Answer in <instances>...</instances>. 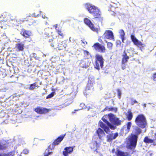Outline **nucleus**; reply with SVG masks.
<instances>
[{"label":"nucleus","instance_id":"a878e982","mask_svg":"<svg viewBox=\"0 0 156 156\" xmlns=\"http://www.w3.org/2000/svg\"><path fill=\"white\" fill-rule=\"evenodd\" d=\"M93 81H89L87 85L86 89H87L88 90H89L90 87H92L93 86Z\"/></svg>","mask_w":156,"mask_h":156},{"label":"nucleus","instance_id":"37998d69","mask_svg":"<svg viewBox=\"0 0 156 156\" xmlns=\"http://www.w3.org/2000/svg\"><path fill=\"white\" fill-rule=\"evenodd\" d=\"M121 44V42L119 40H117L116 41V44L117 45H120Z\"/></svg>","mask_w":156,"mask_h":156},{"label":"nucleus","instance_id":"49530a36","mask_svg":"<svg viewBox=\"0 0 156 156\" xmlns=\"http://www.w3.org/2000/svg\"><path fill=\"white\" fill-rule=\"evenodd\" d=\"M31 15L30 14H27L26 15V17H31Z\"/></svg>","mask_w":156,"mask_h":156},{"label":"nucleus","instance_id":"f257e3e1","mask_svg":"<svg viewBox=\"0 0 156 156\" xmlns=\"http://www.w3.org/2000/svg\"><path fill=\"white\" fill-rule=\"evenodd\" d=\"M109 120L110 122L115 126H118L121 124L122 121L116 117L114 114L110 113L108 115H105L102 118V120L107 125L106 126L105 124L101 121H100L99 125L102 128L105 132L107 134L110 133L111 132L109 127L111 129H115L116 126L112 125L108 121Z\"/></svg>","mask_w":156,"mask_h":156},{"label":"nucleus","instance_id":"4be33fe9","mask_svg":"<svg viewBox=\"0 0 156 156\" xmlns=\"http://www.w3.org/2000/svg\"><path fill=\"white\" fill-rule=\"evenodd\" d=\"M132 126V123L131 122H128L126 125V133H128L130 131V128Z\"/></svg>","mask_w":156,"mask_h":156},{"label":"nucleus","instance_id":"ddd939ff","mask_svg":"<svg viewBox=\"0 0 156 156\" xmlns=\"http://www.w3.org/2000/svg\"><path fill=\"white\" fill-rule=\"evenodd\" d=\"M74 147H66L64 149L63 154L64 156H69V154H71L73 152Z\"/></svg>","mask_w":156,"mask_h":156},{"label":"nucleus","instance_id":"79ce46f5","mask_svg":"<svg viewBox=\"0 0 156 156\" xmlns=\"http://www.w3.org/2000/svg\"><path fill=\"white\" fill-rule=\"evenodd\" d=\"M39 15V14H37V15H36L35 13H33V14H32L31 15V16L32 17H36L37 16H38Z\"/></svg>","mask_w":156,"mask_h":156},{"label":"nucleus","instance_id":"393cba45","mask_svg":"<svg viewBox=\"0 0 156 156\" xmlns=\"http://www.w3.org/2000/svg\"><path fill=\"white\" fill-rule=\"evenodd\" d=\"M133 117L132 113L130 111H128L127 115V118L129 121H130Z\"/></svg>","mask_w":156,"mask_h":156},{"label":"nucleus","instance_id":"20e7f679","mask_svg":"<svg viewBox=\"0 0 156 156\" xmlns=\"http://www.w3.org/2000/svg\"><path fill=\"white\" fill-rule=\"evenodd\" d=\"M136 124L142 129L146 127L147 126V122L145 116L143 114H140L137 116L135 120Z\"/></svg>","mask_w":156,"mask_h":156},{"label":"nucleus","instance_id":"39448f33","mask_svg":"<svg viewBox=\"0 0 156 156\" xmlns=\"http://www.w3.org/2000/svg\"><path fill=\"white\" fill-rule=\"evenodd\" d=\"M65 134L64 135H61L58 137V138L56 139L54 142L53 144L51 145H50L49 146L48 148L45 150V153H44V156H48L51 153V152L49 151V149H51V147L54 148V147L55 146L58 145L63 139ZM52 150V149H51Z\"/></svg>","mask_w":156,"mask_h":156},{"label":"nucleus","instance_id":"6e6d98bb","mask_svg":"<svg viewBox=\"0 0 156 156\" xmlns=\"http://www.w3.org/2000/svg\"><path fill=\"white\" fill-rule=\"evenodd\" d=\"M57 48H58V50H61L62 49H60L58 47H57Z\"/></svg>","mask_w":156,"mask_h":156},{"label":"nucleus","instance_id":"8fccbe9b","mask_svg":"<svg viewBox=\"0 0 156 156\" xmlns=\"http://www.w3.org/2000/svg\"><path fill=\"white\" fill-rule=\"evenodd\" d=\"M125 68H126V67H125V66H123L122 67V68L123 70H124V69H125Z\"/></svg>","mask_w":156,"mask_h":156},{"label":"nucleus","instance_id":"0eeeda50","mask_svg":"<svg viewBox=\"0 0 156 156\" xmlns=\"http://www.w3.org/2000/svg\"><path fill=\"white\" fill-rule=\"evenodd\" d=\"M104 59L101 55H96L95 64L94 68L98 70H100V66L102 68L103 66Z\"/></svg>","mask_w":156,"mask_h":156},{"label":"nucleus","instance_id":"7ed1b4c3","mask_svg":"<svg viewBox=\"0 0 156 156\" xmlns=\"http://www.w3.org/2000/svg\"><path fill=\"white\" fill-rule=\"evenodd\" d=\"M85 7L89 12L96 18H98L100 16L101 12L98 8L95 6L90 4L87 3L85 5Z\"/></svg>","mask_w":156,"mask_h":156},{"label":"nucleus","instance_id":"5fc2aeb1","mask_svg":"<svg viewBox=\"0 0 156 156\" xmlns=\"http://www.w3.org/2000/svg\"><path fill=\"white\" fill-rule=\"evenodd\" d=\"M46 56V55L45 54H44L43 55V57H45Z\"/></svg>","mask_w":156,"mask_h":156},{"label":"nucleus","instance_id":"c756f323","mask_svg":"<svg viewBox=\"0 0 156 156\" xmlns=\"http://www.w3.org/2000/svg\"><path fill=\"white\" fill-rule=\"evenodd\" d=\"M55 29L56 30H57L58 31V34L60 36H62L63 37V34L62 33V32L61 30H58V27H57V25L56 24L55 26Z\"/></svg>","mask_w":156,"mask_h":156},{"label":"nucleus","instance_id":"c9c22d12","mask_svg":"<svg viewBox=\"0 0 156 156\" xmlns=\"http://www.w3.org/2000/svg\"><path fill=\"white\" fill-rule=\"evenodd\" d=\"M84 106H85V104L84 103H81L80 104V109H79L78 110H80L83 109V108Z\"/></svg>","mask_w":156,"mask_h":156},{"label":"nucleus","instance_id":"680f3d73","mask_svg":"<svg viewBox=\"0 0 156 156\" xmlns=\"http://www.w3.org/2000/svg\"><path fill=\"white\" fill-rule=\"evenodd\" d=\"M149 104H151L150 103H148Z\"/></svg>","mask_w":156,"mask_h":156},{"label":"nucleus","instance_id":"09e8293b","mask_svg":"<svg viewBox=\"0 0 156 156\" xmlns=\"http://www.w3.org/2000/svg\"><path fill=\"white\" fill-rule=\"evenodd\" d=\"M42 17L43 18H45L46 17L47 18V17H46V16L44 15H43L42 16Z\"/></svg>","mask_w":156,"mask_h":156},{"label":"nucleus","instance_id":"4468645a","mask_svg":"<svg viewBox=\"0 0 156 156\" xmlns=\"http://www.w3.org/2000/svg\"><path fill=\"white\" fill-rule=\"evenodd\" d=\"M35 111L37 113L41 114L46 113L48 112V110L45 108L38 107L35 109Z\"/></svg>","mask_w":156,"mask_h":156},{"label":"nucleus","instance_id":"f704fd0d","mask_svg":"<svg viewBox=\"0 0 156 156\" xmlns=\"http://www.w3.org/2000/svg\"><path fill=\"white\" fill-rule=\"evenodd\" d=\"M23 153L25 154H27L29 153V150L26 149H24L23 150Z\"/></svg>","mask_w":156,"mask_h":156},{"label":"nucleus","instance_id":"f03ea898","mask_svg":"<svg viewBox=\"0 0 156 156\" xmlns=\"http://www.w3.org/2000/svg\"><path fill=\"white\" fill-rule=\"evenodd\" d=\"M133 133L135 134L132 135L129 139L130 148L131 149L135 147L137 141V136L140 135L142 132V130L138 127L135 126H133Z\"/></svg>","mask_w":156,"mask_h":156},{"label":"nucleus","instance_id":"9b49d317","mask_svg":"<svg viewBox=\"0 0 156 156\" xmlns=\"http://www.w3.org/2000/svg\"><path fill=\"white\" fill-rule=\"evenodd\" d=\"M94 47L95 50L101 52H104L105 49V47L103 45L100 44L99 43H97L94 44Z\"/></svg>","mask_w":156,"mask_h":156},{"label":"nucleus","instance_id":"2eb2a0df","mask_svg":"<svg viewBox=\"0 0 156 156\" xmlns=\"http://www.w3.org/2000/svg\"><path fill=\"white\" fill-rule=\"evenodd\" d=\"M98 139L96 140L94 138L92 142L90 144V146L91 149H97L98 147H99L100 144L98 142L97 140H98Z\"/></svg>","mask_w":156,"mask_h":156},{"label":"nucleus","instance_id":"1a4fd4ad","mask_svg":"<svg viewBox=\"0 0 156 156\" xmlns=\"http://www.w3.org/2000/svg\"><path fill=\"white\" fill-rule=\"evenodd\" d=\"M91 62H90L88 58H84L80 61L79 66L82 68H87L90 64Z\"/></svg>","mask_w":156,"mask_h":156},{"label":"nucleus","instance_id":"c85d7f7f","mask_svg":"<svg viewBox=\"0 0 156 156\" xmlns=\"http://www.w3.org/2000/svg\"><path fill=\"white\" fill-rule=\"evenodd\" d=\"M117 95L118 96V98L119 99H120L121 98V96L122 94V91L121 90L119 89H118L117 90Z\"/></svg>","mask_w":156,"mask_h":156},{"label":"nucleus","instance_id":"de8ad7c7","mask_svg":"<svg viewBox=\"0 0 156 156\" xmlns=\"http://www.w3.org/2000/svg\"><path fill=\"white\" fill-rule=\"evenodd\" d=\"M143 107L144 108H145L146 107V104H144V105H143Z\"/></svg>","mask_w":156,"mask_h":156},{"label":"nucleus","instance_id":"cd10ccee","mask_svg":"<svg viewBox=\"0 0 156 156\" xmlns=\"http://www.w3.org/2000/svg\"><path fill=\"white\" fill-rule=\"evenodd\" d=\"M37 86L36 85V83H35L33 84H31L30 87H29V89L30 90H33Z\"/></svg>","mask_w":156,"mask_h":156},{"label":"nucleus","instance_id":"bb28decb","mask_svg":"<svg viewBox=\"0 0 156 156\" xmlns=\"http://www.w3.org/2000/svg\"><path fill=\"white\" fill-rule=\"evenodd\" d=\"M10 20H9V24H12L14 25H16V21L14 19L11 18L10 17Z\"/></svg>","mask_w":156,"mask_h":156},{"label":"nucleus","instance_id":"4c0bfd02","mask_svg":"<svg viewBox=\"0 0 156 156\" xmlns=\"http://www.w3.org/2000/svg\"><path fill=\"white\" fill-rule=\"evenodd\" d=\"M33 57L35 58L36 59H38V57L37 56L36 54L35 53H33L32 54Z\"/></svg>","mask_w":156,"mask_h":156},{"label":"nucleus","instance_id":"7c9ffc66","mask_svg":"<svg viewBox=\"0 0 156 156\" xmlns=\"http://www.w3.org/2000/svg\"><path fill=\"white\" fill-rule=\"evenodd\" d=\"M119 33L121 37H123V36H124L125 34L124 31L122 30H120Z\"/></svg>","mask_w":156,"mask_h":156},{"label":"nucleus","instance_id":"412c9836","mask_svg":"<svg viewBox=\"0 0 156 156\" xmlns=\"http://www.w3.org/2000/svg\"><path fill=\"white\" fill-rule=\"evenodd\" d=\"M123 58L122 59V64L125 63L129 59V57L127 55L126 53L124 52V54L122 55Z\"/></svg>","mask_w":156,"mask_h":156},{"label":"nucleus","instance_id":"473e14b6","mask_svg":"<svg viewBox=\"0 0 156 156\" xmlns=\"http://www.w3.org/2000/svg\"><path fill=\"white\" fill-rule=\"evenodd\" d=\"M107 46L110 49H112V44L111 43L108 42L107 44Z\"/></svg>","mask_w":156,"mask_h":156},{"label":"nucleus","instance_id":"6e6552de","mask_svg":"<svg viewBox=\"0 0 156 156\" xmlns=\"http://www.w3.org/2000/svg\"><path fill=\"white\" fill-rule=\"evenodd\" d=\"M84 23L87 24L90 29L93 31H95L97 33H98V29L95 28L94 25L92 24L90 20L88 18H85L84 20Z\"/></svg>","mask_w":156,"mask_h":156},{"label":"nucleus","instance_id":"f3484780","mask_svg":"<svg viewBox=\"0 0 156 156\" xmlns=\"http://www.w3.org/2000/svg\"><path fill=\"white\" fill-rule=\"evenodd\" d=\"M24 44L22 42L16 44L15 48L17 51H23L24 49Z\"/></svg>","mask_w":156,"mask_h":156},{"label":"nucleus","instance_id":"13d9d810","mask_svg":"<svg viewBox=\"0 0 156 156\" xmlns=\"http://www.w3.org/2000/svg\"><path fill=\"white\" fill-rule=\"evenodd\" d=\"M149 154H150L151 155V154H152V153H151V152H149Z\"/></svg>","mask_w":156,"mask_h":156},{"label":"nucleus","instance_id":"a211bd4d","mask_svg":"<svg viewBox=\"0 0 156 156\" xmlns=\"http://www.w3.org/2000/svg\"><path fill=\"white\" fill-rule=\"evenodd\" d=\"M97 133L99 139L101 140L102 139L103 137L105 135L104 132L100 128H99L97 131Z\"/></svg>","mask_w":156,"mask_h":156},{"label":"nucleus","instance_id":"c03bdc74","mask_svg":"<svg viewBox=\"0 0 156 156\" xmlns=\"http://www.w3.org/2000/svg\"><path fill=\"white\" fill-rule=\"evenodd\" d=\"M4 14V13H3L1 15H0V20L2 19V18H4V17H3V15Z\"/></svg>","mask_w":156,"mask_h":156},{"label":"nucleus","instance_id":"a19ab883","mask_svg":"<svg viewBox=\"0 0 156 156\" xmlns=\"http://www.w3.org/2000/svg\"><path fill=\"white\" fill-rule=\"evenodd\" d=\"M137 101L135 100H132L131 104L132 105H133L135 103H137Z\"/></svg>","mask_w":156,"mask_h":156},{"label":"nucleus","instance_id":"ea45409f","mask_svg":"<svg viewBox=\"0 0 156 156\" xmlns=\"http://www.w3.org/2000/svg\"><path fill=\"white\" fill-rule=\"evenodd\" d=\"M152 79H153L154 81H156V73L153 74Z\"/></svg>","mask_w":156,"mask_h":156},{"label":"nucleus","instance_id":"3c124183","mask_svg":"<svg viewBox=\"0 0 156 156\" xmlns=\"http://www.w3.org/2000/svg\"><path fill=\"white\" fill-rule=\"evenodd\" d=\"M79 110H74L75 112H72V113H75V112L76 111H79Z\"/></svg>","mask_w":156,"mask_h":156},{"label":"nucleus","instance_id":"4d7b16f0","mask_svg":"<svg viewBox=\"0 0 156 156\" xmlns=\"http://www.w3.org/2000/svg\"><path fill=\"white\" fill-rule=\"evenodd\" d=\"M71 37H70L69 38V41H70V42H71Z\"/></svg>","mask_w":156,"mask_h":156},{"label":"nucleus","instance_id":"603ef678","mask_svg":"<svg viewBox=\"0 0 156 156\" xmlns=\"http://www.w3.org/2000/svg\"><path fill=\"white\" fill-rule=\"evenodd\" d=\"M3 20L4 21H8V20H6L5 19H4V20Z\"/></svg>","mask_w":156,"mask_h":156},{"label":"nucleus","instance_id":"2f4dec72","mask_svg":"<svg viewBox=\"0 0 156 156\" xmlns=\"http://www.w3.org/2000/svg\"><path fill=\"white\" fill-rule=\"evenodd\" d=\"M54 92H52L51 94L48 95L46 97L47 99H49L52 98L54 95Z\"/></svg>","mask_w":156,"mask_h":156},{"label":"nucleus","instance_id":"423d86ee","mask_svg":"<svg viewBox=\"0 0 156 156\" xmlns=\"http://www.w3.org/2000/svg\"><path fill=\"white\" fill-rule=\"evenodd\" d=\"M7 146V143L5 142L0 143V150L4 149ZM16 154H17V156H21V154H19L17 152L15 151L9 152L4 154H0V156H14Z\"/></svg>","mask_w":156,"mask_h":156},{"label":"nucleus","instance_id":"72a5a7b5","mask_svg":"<svg viewBox=\"0 0 156 156\" xmlns=\"http://www.w3.org/2000/svg\"><path fill=\"white\" fill-rule=\"evenodd\" d=\"M2 37L3 39H6L7 38V36L4 33H0V37Z\"/></svg>","mask_w":156,"mask_h":156},{"label":"nucleus","instance_id":"dca6fc26","mask_svg":"<svg viewBox=\"0 0 156 156\" xmlns=\"http://www.w3.org/2000/svg\"><path fill=\"white\" fill-rule=\"evenodd\" d=\"M118 136V133H111L110 134L107 136V140L108 141L110 142L112 140L115 139Z\"/></svg>","mask_w":156,"mask_h":156},{"label":"nucleus","instance_id":"b1692460","mask_svg":"<svg viewBox=\"0 0 156 156\" xmlns=\"http://www.w3.org/2000/svg\"><path fill=\"white\" fill-rule=\"evenodd\" d=\"M144 141L146 143H154V142L153 140L147 137H145L144 140Z\"/></svg>","mask_w":156,"mask_h":156},{"label":"nucleus","instance_id":"f8f14e48","mask_svg":"<svg viewBox=\"0 0 156 156\" xmlns=\"http://www.w3.org/2000/svg\"><path fill=\"white\" fill-rule=\"evenodd\" d=\"M131 38L134 44L137 46L138 47L142 46L143 44L142 42L138 40L135 36L132 34L131 35Z\"/></svg>","mask_w":156,"mask_h":156},{"label":"nucleus","instance_id":"052dcab7","mask_svg":"<svg viewBox=\"0 0 156 156\" xmlns=\"http://www.w3.org/2000/svg\"><path fill=\"white\" fill-rule=\"evenodd\" d=\"M85 92L84 93V94H85Z\"/></svg>","mask_w":156,"mask_h":156},{"label":"nucleus","instance_id":"e433bc0d","mask_svg":"<svg viewBox=\"0 0 156 156\" xmlns=\"http://www.w3.org/2000/svg\"><path fill=\"white\" fill-rule=\"evenodd\" d=\"M84 54L86 56V57L90 55L89 52L87 51H84Z\"/></svg>","mask_w":156,"mask_h":156},{"label":"nucleus","instance_id":"58836bf2","mask_svg":"<svg viewBox=\"0 0 156 156\" xmlns=\"http://www.w3.org/2000/svg\"><path fill=\"white\" fill-rule=\"evenodd\" d=\"M94 107V106L92 105H89L87 106L86 107V108H87V110H89L90 108H93Z\"/></svg>","mask_w":156,"mask_h":156},{"label":"nucleus","instance_id":"a18cd8bd","mask_svg":"<svg viewBox=\"0 0 156 156\" xmlns=\"http://www.w3.org/2000/svg\"><path fill=\"white\" fill-rule=\"evenodd\" d=\"M121 38L122 39V42H124V36H123V37H121Z\"/></svg>","mask_w":156,"mask_h":156},{"label":"nucleus","instance_id":"5701e85b","mask_svg":"<svg viewBox=\"0 0 156 156\" xmlns=\"http://www.w3.org/2000/svg\"><path fill=\"white\" fill-rule=\"evenodd\" d=\"M107 110H108L109 111H112L114 112H116L117 111V108L115 107L108 108L107 107L106 108L104 109V111H105Z\"/></svg>","mask_w":156,"mask_h":156},{"label":"nucleus","instance_id":"9d476101","mask_svg":"<svg viewBox=\"0 0 156 156\" xmlns=\"http://www.w3.org/2000/svg\"><path fill=\"white\" fill-rule=\"evenodd\" d=\"M103 36L105 39L114 40L113 33L110 30L105 31Z\"/></svg>","mask_w":156,"mask_h":156},{"label":"nucleus","instance_id":"aec40b11","mask_svg":"<svg viewBox=\"0 0 156 156\" xmlns=\"http://www.w3.org/2000/svg\"><path fill=\"white\" fill-rule=\"evenodd\" d=\"M116 154L118 156H127L129 154L128 152H124L119 150H117Z\"/></svg>","mask_w":156,"mask_h":156},{"label":"nucleus","instance_id":"864d4df0","mask_svg":"<svg viewBox=\"0 0 156 156\" xmlns=\"http://www.w3.org/2000/svg\"><path fill=\"white\" fill-rule=\"evenodd\" d=\"M51 46L52 47H54V45H53V44H51Z\"/></svg>","mask_w":156,"mask_h":156},{"label":"nucleus","instance_id":"6ab92c4d","mask_svg":"<svg viewBox=\"0 0 156 156\" xmlns=\"http://www.w3.org/2000/svg\"><path fill=\"white\" fill-rule=\"evenodd\" d=\"M21 34L26 38H28L31 36L32 33L30 31L25 30L21 33Z\"/></svg>","mask_w":156,"mask_h":156},{"label":"nucleus","instance_id":"bf43d9fd","mask_svg":"<svg viewBox=\"0 0 156 156\" xmlns=\"http://www.w3.org/2000/svg\"><path fill=\"white\" fill-rule=\"evenodd\" d=\"M41 11H40V13H41Z\"/></svg>","mask_w":156,"mask_h":156}]
</instances>
